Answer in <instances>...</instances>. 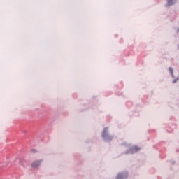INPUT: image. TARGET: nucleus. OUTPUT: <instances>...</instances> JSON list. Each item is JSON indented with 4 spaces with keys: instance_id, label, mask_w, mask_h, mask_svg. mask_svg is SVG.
Instances as JSON below:
<instances>
[{
    "instance_id": "obj_1",
    "label": "nucleus",
    "mask_w": 179,
    "mask_h": 179,
    "mask_svg": "<svg viewBox=\"0 0 179 179\" xmlns=\"http://www.w3.org/2000/svg\"><path fill=\"white\" fill-rule=\"evenodd\" d=\"M42 162V159L34 161V162H32V165L31 166H32V168H38L41 164Z\"/></svg>"
},
{
    "instance_id": "obj_2",
    "label": "nucleus",
    "mask_w": 179,
    "mask_h": 179,
    "mask_svg": "<svg viewBox=\"0 0 179 179\" xmlns=\"http://www.w3.org/2000/svg\"><path fill=\"white\" fill-rule=\"evenodd\" d=\"M124 174L123 173H120L117 176L116 179H124Z\"/></svg>"
},
{
    "instance_id": "obj_3",
    "label": "nucleus",
    "mask_w": 179,
    "mask_h": 179,
    "mask_svg": "<svg viewBox=\"0 0 179 179\" xmlns=\"http://www.w3.org/2000/svg\"><path fill=\"white\" fill-rule=\"evenodd\" d=\"M107 130H108L107 128H105V129H103V133H102V137H105L106 134L107 133Z\"/></svg>"
},
{
    "instance_id": "obj_4",
    "label": "nucleus",
    "mask_w": 179,
    "mask_h": 179,
    "mask_svg": "<svg viewBox=\"0 0 179 179\" xmlns=\"http://www.w3.org/2000/svg\"><path fill=\"white\" fill-rule=\"evenodd\" d=\"M173 4V0H167V5L172 6Z\"/></svg>"
},
{
    "instance_id": "obj_5",
    "label": "nucleus",
    "mask_w": 179,
    "mask_h": 179,
    "mask_svg": "<svg viewBox=\"0 0 179 179\" xmlns=\"http://www.w3.org/2000/svg\"><path fill=\"white\" fill-rule=\"evenodd\" d=\"M139 150H140V148L138 147H136V146L134 147V148H133V150L135 151V152H137Z\"/></svg>"
},
{
    "instance_id": "obj_6",
    "label": "nucleus",
    "mask_w": 179,
    "mask_h": 179,
    "mask_svg": "<svg viewBox=\"0 0 179 179\" xmlns=\"http://www.w3.org/2000/svg\"><path fill=\"white\" fill-rule=\"evenodd\" d=\"M169 72H170L171 75H173V69L172 68H169Z\"/></svg>"
},
{
    "instance_id": "obj_7",
    "label": "nucleus",
    "mask_w": 179,
    "mask_h": 179,
    "mask_svg": "<svg viewBox=\"0 0 179 179\" xmlns=\"http://www.w3.org/2000/svg\"><path fill=\"white\" fill-rule=\"evenodd\" d=\"M177 82L176 80H173V83H176Z\"/></svg>"
},
{
    "instance_id": "obj_8",
    "label": "nucleus",
    "mask_w": 179,
    "mask_h": 179,
    "mask_svg": "<svg viewBox=\"0 0 179 179\" xmlns=\"http://www.w3.org/2000/svg\"><path fill=\"white\" fill-rule=\"evenodd\" d=\"M34 152H36V150H34Z\"/></svg>"
},
{
    "instance_id": "obj_9",
    "label": "nucleus",
    "mask_w": 179,
    "mask_h": 179,
    "mask_svg": "<svg viewBox=\"0 0 179 179\" xmlns=\"http://www.w3.org/2000/svg\"><path fill=\"white\" fill-rule=\"evenodd\" d=\"M178 32H179V29H178Z\"/></svg>"
}]
</instances>
